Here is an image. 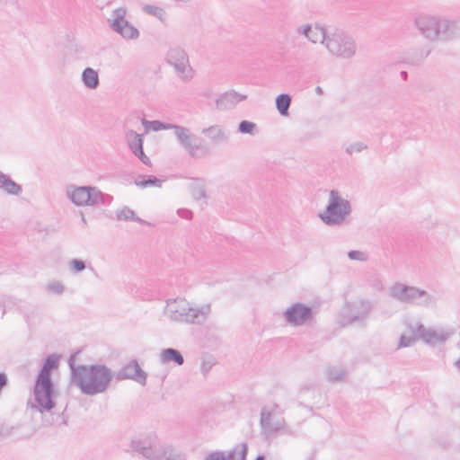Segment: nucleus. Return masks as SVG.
Returning <instances> with one entry per match:
<instances>
[{
    "label": "nucleus",
    "instance_id": "1",
    "mask_svg": "<svg viewBox=\"0 0 460 460\" xmlns=\"http://www.w3.org/2000/svg\"><path fill=\"white\" fill-rule=\"evenodd\" d=\"M80 355V352L75 353L70 360L72 381L85 394L103 392L112 377L111 369L104 365L79 367Z\"/></svg>",
    "mask_w": 460,
    "mask_h": 460
},
{
    "label": "nucleus",
    "instance_id": "2",
    "mask_svg": "<svg viewBox=\"0 0 460 460\" xmlns=\"http://www.w3.org/2000/svg\"><path fill=\"white\" fill-rule=\"evenodd\" d=\"M350 212V202L341 198L338 190H332L330 192L325 210L319 214V217L327 226H338L345 220Z\"/></svg>",
    "mask_w": 460,
    "mask_h": 460
},
{
    "label": "nucleus",
    "instance_id": "3",
    "mask_svg": "<svg viewBox=\"0 0 460 460\" xmlns=\"http://www.w3.org/2000/svg\"><path fill=\"white\" fill-rule=\"evenodd\" d=\"M325 47L332 55L346 59L352 58L357 50L353 38L338 28H330Z\"/></svg>",
    "mask_w": 460,
    "mask_h": 460
},
{
    "label": "nucleus",
    "instance_id": "4",
    "mask_svg": "<svg viewBox=\"0 0 460 460\" xmlns=\"http://www.w3.org/2000/svg\"><path fill=\"white\" fill-rule=\"evenodd\" d=\"M390 296L404 304H416L429 306L436 303V299L427 291L413 286L395 283L390 288Z\"/></svg>",
    "mask_w": 460,
    "mask_h": 460
},
{
    "label": "nucleus",
    "instance_id": "5",
    "mask_svg": "<svg viewBox=\"0 0 460 460\" xmlns=\"http://www.w3.org/2000/svg\"><path fill=\"white\" fill-rule=\"evenodd\" d=\"M283 316L286 322L295 327L310 324L314 318V312L312 306L296 302L288 307Z\"/></svg>",
    "mask_w": 460,
    "mask_h": 460
},
{
    "label": "nucleus",
    "instance_id": "6",
    "mask_svg": "<svg viewBox=\"0 0 460 460\" xmlns=\"http://www.w3.org/2000/svg\"><path fill=\"white\" fill-rule=\"evenodd\" d=\"M439 15H420L415 19V26L429 41H438Z\"/></svg>",
    "mask_w": 460,
    "mask_h": 460
},
{
    "label": "nucleus",
    "instance_id": "7",
    "mask_svg": "<svg viewBox=\"0 0 460 460\" xmlns=\"http://www.w3.org/2000/svg\"><path fill=\"white\" fill-rule=\"evenodd\" d=\"M347 309L349 311L343 320L345 324H352L354 323H365L372 310V304L370 301L361 299L359 301L347 303Z\"/></svg>",
    "mask_w": 460,
    "mask_h": 460
},
{
    "label": "nucleus",
    "instance_id": "8",
    "mask_svg": "<svg viewBox=\"0 0 460 460\" xmlns=\"http://www.w3.org/2000/svg\"><path fill=\"white\" fill-rule=\"evenodd\" d=\"M457 39H460V20L439 15L438 41L448 42Z\"/></svg>",
    "mask_w": 460,
    "mask_h": 460
},
{
    "label": "nucleus",
    "instance_id": "9",
    "mask_svg": "<svg viewBox=\"0 0 460 460\" xmlns=\"http://www.w3.org/2000/svg\"><path fill=\"white\" fill-rule=\"evenodd\" d=\"M247 455L248 445L242 442L229 451H214L207 455L205 460H246Z\"/></svg>",
    "mask_w": 460,
    "mask_h": 460
},
{
    "label": "nucleus",
    "instance_id": "10",
    "mask_svg": "<svg viewBox=\"0 0 460 460\" xmlns=\"http://www.w3.org/2000/svg\"><path fill=\"white\" fill-rule=\"evenodd\" d=\"M35 396L43 408L52 407L50 378L39 376L35 385Z\"/></svg>",
    "mask_w": 460,
    "mask_h": 460
},
{
    "label": "nucleus",
    "instance_id": "11",
    "mask_svg": "<svg viewBox=\"0 0 460 460\" xmlns=\"http://www.w3.org/2000/svg\"><path fill=\"white\" fill-rule=\"evenodd\" d=\"M70 199L76 206H91L98 199V191L89 187H79L73 190Z\"/></svg>",
    "mask_w": 460,
    "mask_h": 460
},
{
    "label": "nucleus",
    "instance_id": "12",
    "mask_svg": "<svg viewBox=\"0 0 460 460\" xmlns=\"http://www.w3.org/2000/svg\"><path fill=\"white\" fill-rule=\"evenodd\" d=\"M114 14L115 19L111 25L115 31L128 39H135L138 36L137 30L125 20L126 11L124 9L116 10Z\"/></svg>",
    "mask_w": 460,
    "mask_h": 460
},
{
    "label": "nucleus",
    "instance_id": "13",
    "mask_svg": "<svg viewBox=\"0 0 460 460\" xmlns=\"http://www.w3.org/2000/svg\"><path fill=\"white\" fill-rule=\"evenodd\" d=\"M245 99L246 95H243L235 91H229L216 98L215 103L216 107L219 110H229Z\"/></svg>",
    "mask_w": 460,
    "mask_h": 460
},
{
    "label": "nucleus",
    "instance_id": "14",
    "mask_svg": "<svg viewBox=\"0 0 460 460\" xmlns=\"http://www.w3.org/2000/svg\"><path fill=\"white\" fill-rule=\"evenodd\" d=\"M120 376L122 378L133 379L140 384H145L146 380V374L141 369L137 361L128 363L122 368Z\"/></svg>",
    "mask_w": 460,
    "mask_h": 460
},
{
    "label": "nucleus",
    "instance_id": "15",
    "mask_svg": "<svg viewBox=\"0 0 460 460\" xmlns=\"http://www.w3.org/2000/svg\"><path fill=\"white\" fill-rule=\"evenodd\" d=\"M417 332L426 343L431 345L444 342L449 336L448 333L438 332L432 329H426L421 323L419 324Z\"/></svg>",
    "mask_w": 460,
    "mask_h": 460
},
{
    "label": "nucleus",
    "instance_id": "16",
    "mask_svg": "<svg viewBox=\"0 0 460 460\" xmlns=\"http://www.w3.org/2000/svg\"><path fill=\"white\" fill-rule=\"evenodd\" d=\"M260 423L264 430L270 432L279 431L283 428L284 425L283 420H277L273 422L271 411H268L265 409L261 410Z\"/></svg>",
    "mask_w": 460,
    "mask_h": 460
},
{
    "label": "nucleus",
    "instance_id": "17",
    "mask_svg": "<svg viewBox=\"0 0 460 460\" xmlns=\"http://www.w3.org/2000/svg\"><path fill=\"white\" fill-rule=\"evenodd\" d=\"M172 318L178 320L181 316H186L191 309L184 300H175L168 306Z\"/></svg>",
    "mask_w": 460,
    "mask_h": 460
},
{
    "label": "nucleus",
    "instance_id": "18",
    "mask_svg": "<svg viewBox=\"0 0 460 460\" xmlns=\"http://www.w3.org/2000/svg\"><path fill=\"white\" fill-rule=\"evenodd\" d=\"M276 108L281 116H288L291 104V97L288 93H280L275 100Z\"/></svg>",
    "mask_w": 460,
    "mask_h": 460
},
{
    "label": "nucleus",
    "instance_id": "19",
    "mask_svg": "<svg viewBox=\"0 0 460 460\" xmlns=\"http://www.w3.org/2000/svg\"><path fill=\"white\" fill-rule=\"evenodd\" d=\"M329 30L330 28H326L322 25H315L314 31H312V33H310L307 39L313 43L320 41L321 43L325 45Z\"/></svg>",
    "mask_w": 460,
    "mask_h": 460
},
{
    "label": "nucleus",
    "instance_id": "20",
    "mask_svg": "<svg viewBox=\"0 0 460 460\" xmlns=\"http://www.w3.org/2000/svg\"><path fill=\"white\" fill-rule=\"evenodd\" d=\"M161 360L164 363L175 362L178 365L183 363V358L181 353L173 349H164L161 353Z\"/></svg>",
    "mask_w": 460,
    "mask_h": 460
},
{
    "label": "nucleus",
    "instance_id": "21",
    "mask_svg": "<svg viewBox=\"0 0 460 460\" xmlns=\"http://www.w3.org/2000/svg\"><path fill=\"white\" fill-rule=\"evenodd\" d=\"M203 132H206L208 137L216 142H224L228 138V135L219 126H213L206 130L203 129Z\"/></svg>",
    "mask_w": 460,
    "mask_h": 460
},
{
    "label": "nucleus",
    "instance_id": "22",
    "mask_svg": "<svg viewBox=\"0 0 460 460\" xmlns=\"http://www.w3.org/2000/svg\"><path fill=\"white\" fill-rule=\"evenodd\" d=\"M220 346V340L214 332L208 331L203 339V349L208 348L210 350H216Z\"/></svg>",
    "mask_w": 460,
    "mask_h": 460
},
{
    "label": "nucleus",
    "instance_id": "23",
    "mask_svg": "<svg viewBox=\"0 0 460 460\" xmlns=\"http://www.w3.org/2000/svg\"><path fill=\"white\" fill-rule=\"evenodd\" d=\"M83 80L89 88H95L99 84L98 74L92 68H86L83 73Z\"/></svg>",
    "mask_w": 460,
    "mask_h": 460
},
{
    "label": "nucleus",
    "instance_id": "24",
    "mask_svg": "<svg viewBox=\"0 0 460 460\" xmlns=\"http://www.w3.org/2000/svg\"><path fill=\"white\" fill-rule=\"evenodd\" d=\"M432 49L429 47H425L420 49L417 53H415L412 57L410 58V63L414 66H419L423 63V61L429 56Z\"/></svg>",
    "mask_w": 460,
    "mask_h": 460
},
{
    "label": "nucleus",
    "instance_id": "25",
    "mask_svg": "<svg viewBox=\"0 0 460 460\" xmlns=\"http://www.w3.org/2000/svg\"><path fill=\"white\" fill-rule=\"evenodd\" d=\"M58 358L57 356H50L49 357L45 363H44V366L41 369V372L39 376H44V377H49V376H50V371L54 368H57L58 367Z\"/></svg>",
    "mask_w": 460,
    "mask_h": 460
},
{
    "label": "nucleus",
    "instance_id": "26",
    "mask_svg": "<svg viewBox=\"0 0 460 460\" xmlns=\"http://www.w3.org/2000/svg\"><path fill=\"white\" fill-rule=\"evenodd\" d=\"M238 131L242 134L254 136L258 132L257 125L249 120H242L238 125Z\"/></svg>",
    "mask_w": 460,
    "mask_h": 460
},
{
    "label": "nucleus",
    "instance_id": "27",
    "mask_svg": "<svg viewBox=\"0 0 460 460\" xmlns=\"http://www.w3.org/2000/svg\"><path fill=\"white\" fill-rule=\"evenodd\" d=\"M135 146L132 145L131 147L134 149L136 155L144 162L146 163L147 157L145 155L143 151V139L140 135L135 134Z\"/></svg>",
    "mask_w": 460,
    "mask_h": 460
},
{
    "label": "nucleus",
    "instance_id": "28",
    "mask_svg": "<svg viewBox=\"0 0 460 460\" xmlns=\"http://www.w3.org/2000/svg\"><path fill=\"white\" fill-rule=\"evenodd\" d=\"M328 379L330 381H341L345 376V371L339 367H329L327 370Z\"/></svg>",
    "mask_w": 460,
    "mask_h": 460
},
{
    "label": "nucleus",
    "instance_id": "29",
    "mask_svg": "<svg viewBox=\"0 0 460 460\" xmlns=\"http://www.w3.org/2000/svg\"><path fill=\"white\" fill-rule=\"evenodd\" d=\"M171 62L178 68L185 71L187 68L188 61L183 54H176L172 57Z\"/></svg>",
    "mask_w": 460,
    "mask_h": 460
},
{
    "label": "nucleus",
    "instance_id": "30",
    "mask_svg": "<svg viewBox=\"0 0 460 460\" xmlns=\"http://www.w3.org/2000/svg\"><path fill=\"white\" fill-rule=\"evenodd\" d=\"M367 148V144H365L364 142H361V141H358V142L349 144L346 147L345 151L348 155H351L354 153H360V152L366 150Z\"/></svg>",
    "mask_w": 460,
    "mask_h": 460
},
{
    "label": "nucleus",
    "instance_id": "31",
    "mask_svg": "<svg viewBox=\"0 0 460 460\" xmlns=\"http://www.w3.org/2000/svg\"><path fill=\"white\" fill-rule=\"evenodd\" d=\"M217 362V358L212 354L203 352V372L210 370Z\"/></svg>",
    "mask_w": 460,
    "mask_h": 460
},
{
    "label": "nucleus",
    "instance_id": "32",
    "mask_svg": "<svg viewBox=\"0 0 460 460\" xmlns=\"http://www.w3.org/2000/svg\"><path fill=\"white\" fill-rule=\"evenodd\" d=\"M144 125H145L146 132H148L150 130L158 131V130L166 129L169 128L159 121H151V122L144 121Z\"/></svg>",
    "mask_w": 460,
    "mask_h": 460
},
{
    "label": "nucleus",
    "instance_id": "33",
    "mask_svg": "<svg viewBox=\"0 0 460 460\" xmlns=\"http://www.w3.org/2000/svg\"><path fill=\"white\" fill-rule=\"evenodd\" d=\"M348 257L353 261H366L367 260V255L357 250H351L348 252Z\"/></svg>",
    "mask_w": 460,
    "mask_h": 460
},
{
    "label": "nucleus",
    "instance_id": "34",
    "mask_svg": "<svg viewBox=\"0 0 460 460\" xmlns=\"http://www.w3.org/2000/svg\"><path fill=\"white\" fill-rule=\"evenodd\" d=\"M4 188L7 192L12 194H17L21 190L20 186H18L15 182L11 181H5L4 182Z\"/></svg>",
    "mask_w": 460,
    "mask_h": 460
},
{
    "label": "nucleus",
    "instance_id": "35",
    "mask_svg": "<svg viewBox=\"0 0 460 460\" xmlns=\"http://www.w3.org/2000/svg\"><path fill=\"white\" fill-rule=\"evenodd\" d=\"M415 339L402 335L400 338L399 347H409L414 342Z\"/></svg>",
    "mask_w": 460,
    "mask_h": 460
},
{
    "label": "nucleus",
    "instance_id": "36",
    "mask_svg": "<svg viewBox=\"0 0 460 460\" xmlns=\"http://www.w3.org/2000/svg\"><path fill=\"white\" fill-rule=\"evenodd\" d=\"M297 31L300 34H303L306 38H308L310 33H312V31H314V29L310 24H306L305 26L299 27Z\"/></svg>",
    "mask_w": 460,
    "mask_h": 460
},
{
    "label": "nucleus",
    "instance_id": "37",
    "mask_svg": "<svg viewBox=\"0 0 460 460\" xmlns=\"http://www.w3.org/2000/svg\"><path fill=\"white\" fill-rule=\"evenodd\" d=\"M161 181L157 179L148 180L145 181L138 182L137 185L140 187H146L147 185H158L160 186Z\"/></svg>",
    "mask_w": 460,
    "mask_h": 460
},
{
    "label": "nucleus",
    "instance_id": "38",
    "mask_svg": "<svg viewBox=\"0 0 460 460\" xmlns=\"http://www.w3.org/2000/svg\"><path fill=\"white\" fill-rule=\"evenodd\" d=\"M73 269L76 271L83 270L84 269V263L82 261L79 260H74L72 261Z\"/></svg>",
    "mask_w": 460,
    "mask_h": 460
},
{
    "label": "nucleus",
    "instance_id": "39",
    "mask_svg": "<svg viewBox=\"0 0 460 460\" xmlns=\"http://www.w3.org/2000/svg\"><path fill=\"white\" fill-rule=\"evenodd\" d=\"M203 98H206V99L209 100L210 99V94L208 93L203 92ZM208 105L211 104L209 101H208Z\"/></svg>",
    "mask_w": 460,
    "mask_h": 460
},
{
    "label": "nucleus",
    "instance_id": "40",
    "mask_svg": "<svg viewBox=\"0 0 460 460\" xmlns=\"http://www.w3.org/2000/svg\"><path fill=\"white\" fill-rule=\"evenodd\" d=\"M210 311V305H208L207 306L203 305V314L209 313Z\"/></svg>",
    "mask_w": 460,
    "mask_h": 460
},
{
    "label": "nucleus",
    "instance_id": "41",
    "mask_svg": "<svg viewBox=\"0 0 460 460\" xmlns=\"http://www.w3.org/2000/svg\"><path fill=\"white\" fill-rule=\"evenodd\" d=\"M401 75H402V77L404 80H406V79H407V75H408L407 72H405V71H402V72H401Z\"/></svg>",
    "mask_w": 460,
    "mask_h": 460
},
{
    "label": "nucleus",
    "instance_id": "42",
    "mask_svg": "<svg viewBox=\"0 0 460 460\" xmlns=\"http://www.w3.org/2000/svg\"><path fill=\"white\" fill-rule=\"evenodd\" d=\"M255 460H265V456L263 455H259Z\"/></svg>",
    "mask_w": 460,
    "mask_h": 460
},
{
    "label": "nucleus",
    "instance_id": "43",
    "mask_svg": "<svg viewBox=\"0 0 460 460\" xmlns=\"http://www.w3.org/2000/svg\"><path fill=\"white\" fill-rule=\"evenodd\" d=\"M455 365H456V367L458 368V370L460 372V358L457 361H456Z\"/></svg>",
    "mask_w": 460,
    "mask_h": 460
},
{
    "label": "nucleus",
    "instance_id": "44",
    "mask_svg": "<svg viewBox=\"0 0 460 460\" xmlns=\"http://www.w3.org/2000/svg\"><path fill=\"white\" fill-rule=\"evenodd\" d=\"M315 92H316L317 93H323V90H322V88H321L320 86H317V87H316V89H315Z\"/></svg>",
    "mask_w": 460,
    "mask_h": 460
}]
</instances>
